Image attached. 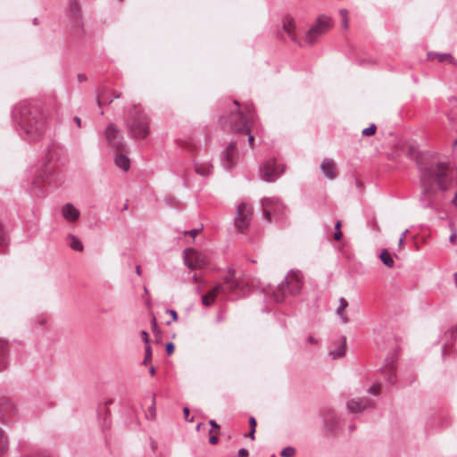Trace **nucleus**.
Wrapping results in <instances>:
<instances>
[{
  "mask_svg": "<svg viewBox=\"0 0 457 457\" xmlns=\"http://www.w3.org/2000/svg\"><path fill=\"white\" fill-rule=\"evenodd\" d=\"M341 237H342V232L336 230V232L334 234V239L338 241L341 239Z\"/></svg>",
  "mask_w": 457,
  "mask_h": 457,
  "instance_id": "3c124183",
  "label": "nucleus"
},
{
  "mask_svg": "<svg viewBox=\"0 0 457 457\" xmlns=\"http://www.w3.org/2000/svg\"><path fill=\"white\" fill-rule=\"evenodd\" d=\"M320 169H321L322 172L324 173V175L328 179H334L337 176V170L336 163L331 159H325L321 162Z\"/></svg>",
  "mask_w": 457,
  "mask_h": 457,
  "instance_id": "f3484780",
  "label": "nucleus"
},
{
  "mask_svg": "<svg viewBox=\"0 0 457 457\" xmlns=\"http://www.w3.org/2000/svg\"><path fill=\"white\" fill-rule=\"evenodd\" d=\"M151 447L154 451H155V449L157 448V443L154 442V441H152L151 442Z\"/></svg>",
  "mask_w": 457,
  "mask_h": 457,
  "instance_id": "680f3d73",
  "label": "nucleus"
},
{
  "mask_svg": "<svg viewBox=\"0 0 457 457\" xmlns=\"http://www.w3.org/2000/svg\"><path fill=\"white\" fill-rule=\"evenodd\" d=\"M332 27L331 20L328 17L321 16L305 33L304 41L309 44H314L318 37L327 33Z\"/></svg>",
  "mask_w": 457,
  "mask_h": 457,
  "instance_id": "20e7f679",
  "label": "nucleus"
},
{
  "mask_svg": "<svg viewBox=\"0 0 457 457\" xmlns=\"http://www.w3.org/2000/svg\"><path fill=\"white\" fill-rule=\"evenodd\" d=\"M229 277L227 278V283H235V286H238L239 281L236 278V272L234 270L229 271Z\"/></svg>",
  "mask_w": 457,
  "mask_h": 457,
  "instance_id": "c9c22d12",
  "label": "nucleus"
},
{
  "mask_svg": "<svg viewBox=\"0 0 457 457\" xmlns=\"http://www.w3.org/2000/svg\"><path fill=\"white\" fill-rule=\"evenodd\" d=\"M218 442V437L216 436H211L209 437V443L212 445H215Z\"/></svg>",
  "mask_w": 457,
  "mask_h": 457,
  "instance_id": "8fccbe9b",
  "label": "nucleus"
},
{
  "mask_svg": "<svg viewBox=\"0 0 457 457\" xmlns=\"http://www.w3.org/2000/svg\"><path fill=\"white\" fill-rule=\"evenodd\" d=\"M341 226H342V222L340 220H338L337 223H336V226H335V228L337 231H341Z\"/></svg>",
  "mask_w": 457,
  "mask_h": 457,
  "instance_id": "13d9d810",
  "label": "nucleus"
},
{
  "mask_svg": "<svg viewBox=\"0 0 457 457\" xmlns=\"http://www.w3.org/2000/svg\"><path fill=\"white\" fill-rule=\"evenodd\" d=\"M165 349L167 354L170 355L174 352V344L171 342L167 343Z\"/></svg>",
  "mask_w": 457,
  "mask_h": 457,
  "instance_id": "ea45409f",
  "label": "nucleus"
},
{
  "mask_svg": "<svg viewBox=\"0 0 457 457\" xmlns=\"http://www.w3.org/2000/svg\"><path fill=\"white\" fill-rule=\"evenodd\" d=\"M6 245H7L6 233L4 231L3 224L0 223V245L4 246Z\"/></svg>",
  "mask_w": 457,
  "mask_h": 457,
  "instance_id": "473e14b6",
  "label": "nucleus"
},
{
  "mask_svg": "<svg viewBox=\"0 0 457 457\" xmlns=\"http://www.w3.org/2000/svg\"><path fill=\"white\" fill-rule=\"evenodd\" d=\"M221 287H212L207 295H202V304L204 306H210L215 300L216 294Z\"/></svg>",
  "mask_w": 457,
  "mask_h": 457,
  "instance_id": "b1692460",
  "label": "nucleus"
},
{
  "mask_svg": "<svg viewBox=\"0 0 457 457\" xmlns=\"http://www.w3.org/2000/svg\"><path fill=\"white\" fill-rule=\"evenodd\" d=\"M149 371H150V374H151V375H154V374L155 373V369H154V366H152V367L150 368V370H149Z\"/></svg>",
  "mask_w": 457,
  "mask_h": 457,
  "instance_id": "0e129e2a",
  "label": "nucleus"
},
{
  "mask_svg": "<svg viewBox=\"0 0 457 457\" xmlns=\"http://www.w3.org/2000/svg\"><path fill=\"white\" fill-rule=\"evenodd\" d=\"M195 170L201 176H208L212 173V165L207 162H196L195 164Z\"/></svg>",
  "mask_w": 457,
  "mask_h": 457,
  "instance_id": "4be33fe9",
  "label": "nucleus"
},
{
  "mask_svg": "<svg viewBox=\"0 0 457 457\" xmlns=\"http://www.w3.org/2000/svg\"><path fill=\"white\" fill-rule=\"evenodd\" d=\"M106 139L109 144L119 152H122L124 144L120 130L114 124H110L105 132Z\"/></svg>",
  "mask_w": 457,
  "mask_h": 457,
  "instance_id": "9b49d317",
  "label": "nucleus"
},
{
  "mask_svg": "<svg viewBox=\"0 0 457 457\" xmlns=\"http://www.w3.org/2000/svg\"><path fill=\"white\" fill-rule=\"evenodd\" d=\"M450 241L452 244H456V241H457V234L455 232L452 233V235L450 236Z\"/></svg>",
  "mask_w": 457,
  "mask_h": 457,
  "instance_id": "09e8293b",
  "label": "nucleus"
},
{
  "mask_svg": "<svg viewBox=\"0 0 457 457\" xmlns=\"http://www.w3.org/2000/svg\"><path fill=\"white\" fill-rule=\"evenodd\" d=\"M446 334L451 335V337H452L453 338H454V337H456V334H457V328H450V329L447 331V333H446Z\"/></svg>",
  "mask_w": 457,
  "mask_h": 457,
  "instance_id": "de8ad7c7",
  "label": "nucleus"
},
{
  "mask_svg": "<svg viewBox=\"0 0 457 457\" xmlns=\"http://www.w3.org/2000/svg\"><path fill=\"white\" fill-rule=\"evenodd\" d=\"M249 425H250V428L256 429L257 422H256V420L254 417L249 418Z\"/></svg>",
  "mask_w": 457,
  "mask_h": 457,
  "instance_id": "a18cd8bd",
  "label": "nucleus"
},
{
  "mask_svg": "<svg viewBox=\"0 0 457 457\" xmlns=\"http://www.w3.org/2000/svg\"><path fill=\"white\" fill-rule=\"evenodd\" d=\"M457 179V169L446 162H436L422 170L423 193L433 196L449 191Z\"/></svg>",
  "mask_w": 457,
  "mask_h": 457,
  "instance_id": "f257e3e1",
  "label": "nucleus"
},
{
  "mask_svg": "<svg viewBox=\"0 0 457 457\" xmlns=\"http://www.w3.org/2000/svg\"><path fill=\"white\" fill-rule=\"evenodd\" d=\"M286 288L289 287H262V293L269 299L280 303L284 300L286 295Z\"/></svg>",
  "mask_w": 457,
  "mask_h": 457,
  "instance_id": "ddd939ff",
  "label": "nucleus"
},
{
  "mask_svg": "<svg viewBox=\"0 0 457 457\" xmlns=\"http://www.w3.org/2000/svg\"><path fill=\"white\" fill-rule=\"evenodd\" d=\"M209 424L211 425L212 428H213L215 429H218L220 428V426L216 423V421L214 420H211L209 421Z\"/></svg>",
  "mask_w": 457,
  "mask_h": 457,
  "instance_id": "603ef678",
  "label": "nucleus"
},
{
  "mask_svg": "<svg viewBox=\"0 0 457 457\" xmlns=\"http://www.w3.org/2000/svg\"><path fill=\"white\" fill-rule=\"evenodd\" d=\"M7 438L4 431L0 428V454L4 453L7 449Z\"/></svg>",
  "mask_w": 457,
  "mask_h": 457,
  "instance_id": "c756f323",
  "label": "nucleus"
},
{
  "mask_svg": "<svg viewBox=\"0 0 457 457\" xmlns=\"http://www.w3.org/2000/svg\"><path fill=\"white\" fill-rule=\"evenodd\" d=\"M201 231V228H195L189 231H186L185 234L189 235L192 238H195L199 232Z\"/></svg>",
  "mask_w": 457,
  "mask_h": 457,
  "instance_id": "58836bf2",
  "label": "nucleus"
},
{
  "mask_svg": "<svg viewBox=\"0 0 457 457\" xmlns=\"http://www.w3.org/2000/svg\"><path fill=\"white\" fill-rule=\"evenodd\" d=\"M152 359V348L150 346V345H147L145 346V358H144V361H143V364H146L148 361H150Z\"/></svg>",
  "mask_w": 457,
  "mask_h": 457,
  "instance_id": "72a5a7b5",
  "label": "nucleus"
},
{
  "mask_svg": "<svg viewBox=\"0 0 457 457\" xmlns=\"http://www.w3.org/2000/svg\"><path fill=\"white\" fill-rule=\"evenodd\" d=\"M151 326H152V329L154 333L158 331L157 320L154 315H152Z\"/></svg>",
  "mask_w": 457,
  "mask_h": 457,
  "instance_id": "4c0bfd02",
  "label": "nucleus"
},
{
  "mask_svg": "<svg viewBox=\"0 0 457 457\" xmlns=\"http://www.w3.org/2000/svg\"><path fill=\"white\" fill-rule=\"evenodd\" d=\"M295 454V449L292 446H287L280 452L282 457H294Z\"/></svg>",
  "mask_w": 457,
  "mask_h": 457,
  "instance_id": "7c9ffc66",
  "label": "nucleus"
},
{
  "mask_svg": "<svg viewBox=\"0 0 457 457\" xmlns=\"http://www.w3.org/2000/svg\"><path fill=\"white\" fill-rule=\"evenodd\" d=\"M255 430L256 429H253V428H250V431H249V437L252 439V440H254L255 436H254V434H255Z\"/></svg>",
  "mask_w": 457,
  "mask_h": 457,
  "instance_id": "864d4df0",
  "label": "nucleus"
},
{
  "mask_svg": "<svg viewBox=\"0 0 457 457\" xmlns=\"http://www.w3.org/2000/svg\"><path fill=\"white\" fill-rule=\"evenodd\" d=\"M283 30L287 34L290 39L300 45V42L297 40V36L295 33L296 26L294 19L290 16H287L283 19Z\"/></svg>",
  "mask_w": 457,
  "mask_h": 457,
  "instance_id": "2eb2a0df",
  "label": "nucleus"
},
{
  "mask_svg": "<svg viewBox=\"0 0 457 457\" xmlns=\"http://www.w3.org/2000/svg\"><path fill=\"white\" fill-rule=\"evenodd\" d=\"M287 286H293L295 284H303V276L298 270H291L287 273L286 278Z\"/></svg>",
  "mask_w": 457,
  "mask_h": 457,
  "instance_id": "aec40b11",
  "label": "nucleus"
},
{
  "mask_svg": "<svg viewBox=\"0 0 457 457\" xmlns=\"http://www.w3.org/2000/svg\"><path fill=\"white\" fill-rule=\"evenodd\" d=\"M194 280H195V283H200L201 282L200 278H198L196 276H194Z\"/></svg>",
  "mask_w": 457,
  "mask_h": 457,
  "instance_id": "69168bd1",
  "label": "nucleus"
},
{
  "mask_svg": "<svg viewBox=\"0 0 457 457\" xmlns=\"http://www.w3.org/2000/svg\"><path fill=\"white\" fill-rule=\"evenodd\" d=\"M371 405L372 403L366 398L351 399L346 403L348 412L354 414L361 413L366 409L371 407Z\"/></svg>",
  "mask_w": 457,
  "mask_h": 457,
  "instance_id": "f8f14e48",
  "label": "nucleus"
},
{
  "mask_svg": "<svg viewBox=\"0 0 457 457\" xmlns=\"http://www.w3.org/2000/svg\"><path fill=\"white\" fill-rule=\"evenodd\" d=\"M252 216L253 208L250 204L241 203L237 206L235 216V226L239 232L245 233L248 229Z\"/></svg>",
  "mask_w": 457,
  "mask_h": 457,
  "instance_id": "0eeeda50",
  "label": "nucleus"
},
{
  "mask_svg": "<svg viewBox=\"0 0 457 457\" xmlns=\"http://www.w3.org/2000/svg\"><path fill=\"white\" fill-rule=\"evenodd\" d=\"M308 342H309L310 344H312V345H315V344H317V343H318V341H317L313 337H312V336H309V337H308Z\"/></svg>",
  "mask_w": 457,
  "mask_h": 457,
  "instance_id": "5fc2aeb1",
  "label": "nucleus"
},
{
  "mask_svg": "<svg viewBox=\"0 0 457 457\" xmlns=\"http://www.w3.org/2000/svg\"><path fill=\"white\" fill-rule=\"evenodd\" d=\"M14 118L26 129L28 133H32L38 129V122L36 118L32 116L31 111L28 106L21 105L16 107L14 110Z\"/></svg>",
  "mask_w": 457,
  "mask_h": 457,
  "instance_id": "423d86ee",
  "label": "nucleus"
},
{
  "mask_svg": "<svg viewBox=\"0 0 457 457\" xmlns=\"http://www.w3.org/2000/svg\"><path fill=\"white\" fill-rule=\"evenodd\" d=\"M112 100H109V101L106 100L104 98V95H101V96H98V103H99V104H110V103H112Z\"/></svg>",
  "mask_w": 457,
  "mask_h": 457,
  "instance_id": "c03bdc74",
  "label": "nucleus"
},
{
  "mask_svg": "<svg viewBox=\"0 0 457 457\" xmlns=\"http://www.w3.org/2000/svg\"><path fill=\"white\" fill-rule=\"evenodd\" d=\"M428 60L436 59L440 62H448L453 65H457V61L450 54H438V53L429 52L428 54Z\"/></svg>",
  "mask_w": 457,
  "mask_h": 457,
  "instance_id": "6ab92c4d",
  "label": "nucleus"
},
{
  "mask_svg": "<svg viewBox=\"0 0 457 457\" xmlns=\"http://www.w3.org/2000/svg\"><path fill=\"white\" fill-rule=\"evenodd\" d=\"M7 342L0 340V371L4 370L7 366Z\"/></svg>",
  "mask_w": 457,
  "mask_h": 457,
  "instance_id": "412c9836",
  "label": "nucleus"
},
{
  "mask_svg": "<svg viewBox=\"0 0 457 457\" xmlns=\"http://www.w3.org/2000/svg\"><path fill=\"white\" fill-rule=\"evenodd\" d=\"M376 130H377L376 125L372 124L369 128L364 129L362 130L361 134L365 137H370L376 133Z\"/></svg>",
  "mask_w": 457,
  "mask_h": 457,
  "instance_id": "2f4dec72",
  "label": "nucleus"
},
{
  "mask_svg": "<svg viewBox=\"0 0 457 457\" xmlns=\"http://www.w3.org/2000/svg\"><path fill=\"white\" fill-rule=\"evenodd\" d=\"M183 413H184L185 419L187 420L188 419V415H189V409L187 407H185L183 409Z\"/></svg>",
  "mask_w": 457,
  "mask_h": 457,
  "instance_id": "6e6d98bb",
  "label": "nucleus"
},
{
  "mask_svg": "<svg viewBox=\"0 0 457 457\" xmlns=\"http://www.w3.org/2000/svg\"><path fill=\"white\" fill-rule=\"evenodd\" d=\"M238 455L240 457H247L248 456V451L246 449H245V448H241L238 451Z\"/></svg>",
  "mask_w": 457,
  "mask_h": 457,
  "instance_id": "49530a36",
  "label": "nucleus"
},
{
  "mask_svg": "<svg viewBox=\"0 0 457 457\" xmlns=\"http://www.w3.org/2000/svg\"><path fill=\"white\" fill-rule=\"evenodd\" d=\"M137 273L139 275L141 273V268L140 266L137 267Z\"/></svg>",
  "mask_w": 457,
  "mask_h": 457,
  "instance_id": "774afa93",
  "label": "nucleus"
},
{
  "mask_svg": "<svg viewBox=\"0 0 457 457\" xmlns=\"http://www.w3.org/2000/svg\"><path fill=\"white\" fill-rule=\"evenodd\" d=\"M68 240H69V245L71 248H72L75 251H79V252L83 251V245H82L81 241L77 237H75L73 235H69Z\"/></svg>",
  "mask_w": 457,
  "mask_h": 457,
  "instance_id": "a878e982",
  "label": "nucleus"
},
{
  "mask_svg": "<svg viewBox=\"0 0 457 457\" xmlns=\"http://www.w3.org/2000/svg\"><path fill=\"white\" fill-rule=\"evenodd\" d=\"M348 306V302L345 298L339 299V305L337 309V313L339 316H342V321L343 323H347L349 321L348 318L345 315H343V312L345 309Z\"/></svg>",
  "mask_w": 457,
  "mask_h": 457,
  "instance_id": "bb28decb",
  "label": "nucleus"
},
{
  "mask_svg": "<svg viewBox=\"0 0 457 457\" xmlns=\"http://www.w3.org/2000/svg\"><path fill=\"white\" fill-rule=\"evenodd\" d=\"M224 158H225L224 165L227 169H230L236 163V161L237 158V146H236L235 143H230L227 146L225 154H224Z\"/></svg>",
  "mask_w": 457,
  "mask_h": 457,
  "instance_id": "dca6fc26",
  "label": "nucleus"
},
{
  "mask_svg": "<svg viewBox=\"0 0 457 457\" xmlns=\"http://www.w3.org/2000/svg\"><path fill=\"white\" fill-rule=\"evenodd\" d=\"M183 259L185 265L192 270H201L209 262L204 253L191 247L183 251Z\"/></svg>",
  "mask_w": 457,
  "mask_h": 457,
  "instance_id": "39448f33",
  "label": "nucleus"
},
{
  "mask_svg": "<svg viewBox=\"0 0 457 457\" xmlns=\"http://www.w3.org/2000/svg\"><path fill=\"white\" fill-rule=\"evenodd\" d=\"M453 148L455 152H457V138L453 142Z\"/></svg>",
  "mask_w": 457,
  "mask_h": 457,
  "instance_id": "e2e57ef3",
  "label": "nucleus"
},
{
  "mask_svg": "<svg viewBox=\"0 0 457 457\" xmlns=\"http://www.w3.org/2000/svg\"><path fill=\"white\" fill-rule=\"evenodd\" d=\"M74 121L76 122V124L78 125V127H80V126H81V120H80L79 117H75V118H74Z\"/></svg>",
  "mask_w": 457,
  "mask_h": 457,
  "instance_id": "052dcab7",
  "label": "nucleus"
},
{
  "mask_svg": "<svg viewBox=\"0 0 457 457\" xmlns=\"http://www.w3.org/2000/svg\"><path fill=\"white\" fill-rule=\"evenodd\" d=\"M62 215L69 221H76L79 217V212L72 204H66L62 207Z\"/></svg>",
  "mask_w": 457,
  "mask_h": 457,
  "instance_id": "a211bd4d",
  "label": "nucleus"
},
{
  "mask_svg": "<svg viewBox=\"0 0 457 457\" xmlns=\"http://www.w3.org/2000/svg\"><path fill=\"white\" fill-rule=\"evenodd\" d=\"M321 415L325 428L328 432H334L338 425V418L335 411L332 409H324Z\"/></svg>",
  "mask_w": 457,
  "mask_h": 457,
  "instance_id": "4468645a",
  "label": "nucleus"
},
{
  "mask_svg": "<svg viewBox=\"0 0 457 457\" xmlns=\"http://www.w3.org/2000/svg\"><path fill=\"white\" fill-rule=\"evenodd\" d=\"M115 164L122 169L123 170L127 171L129 169V159L124 155L123 154L120 153L117 154L115 157Z\"/></svg>",
  "mask_w": 457,
  "mask_h": 457,
  "instance_id": "5701e85b",
  "label": "nucleus"
},
{
  "mask_svg": "<svg viewBox=\"0 0 457 457\" xmlns=\"http://www.w3.org/2000/svg\"><path fill=\"white\" fill-rule=\"evenodd\" d=\"M284 169V166L277 163L276 160H269L262 165L261 175L264 180L272 182L283 173Z\"/></svg>",
  "mask_w": 457,
  "mask_h": 457,
  "instance_id": "1a4fd4ad",
  "label": "nucleus"
},
{
  "mask_svg": "<svg viewBox=\"0 0 457 457\" xmlns=\"http://www.w3.org/2000/svg\"><path fill=\"white\" fill-rule=\"evenodd\" d=\"M47 322V317L45 315H42L38 318L37 323L40 327H44Z\"/></svg>",
  "mask_w": 457,
  "mask_h": 457,
  "instance_id": "79ce46f5",
  "label": "nucleus"
},
{
  "mask_svg": "<svg viewBox=\"0 0 457 457\" xmlns=\"http://www.w3.org/2000/svg\"><path fill=\"white\" fill-rule=\"evenodd\" d=\"M234 108L231 110L230 125L232 129L243 136H247L249 146L254 147V136L252 129L254 127V112L251 104H240L237 100L233 102Z\"/></svg>",
  "mask_w": 457,
  "mask_h": 457,
  "instance_id": "f03ea898",
  "label": "nucleus"
},
{
  "mask_svg": "<svg viewBox=\"0 0 457 457\" xmlns=\"http://www.w3.org/2000/svg\"><path fill=\"white\" fill-rule=\"evenodd\" d=\"M397 360V353L393 352L389 356L385 359L384 366L380 368V371L384 375L386 381L394 386L396 382L395 379V361Z\"/></svg>",
  "mask_w": 457,
  "mask_h": 457,
  "instance_id": "9d476101",
  "label": "nucleus"
},
{
  "mask_svg": "<svg viewBox=\"0 0 457 457\" xmlns=\"http://www.w3.org/2000/svg\"><path fill=\"white\" fill-rule=\"evenodd\" d=\"M263 213L268 222L272 221V216L277 220L283 214L285 206L275 197H266L262 200Z\"/></svg>",
  "mask_w": 457,
  "mask_h": 457,
  "instance_id": "6e6552de",
  "label": "nucleus"
},
{
  "mask_svg": "<svg viewBox=\"0 0 457 457\" xmlns=\"http://www.w3.org/2000/svg\"><path fill=\"white\" fill-rule=\"evenodd\" d=\"M71 11H73L74 12L78 11V4L76 2L72 3L71 4Z\"/></svg>",
  "mask_w": 457,
  "mask_h": 457,
  "instance_id": "4d7b16f0",
  "label": "nucleus"
},
{
  "mask_svg": "<svg viewBox=\"0 0 457 457\" xmlns=\"http://www.w3.org/2000/svg\"><path fill=\"white\" fill-rule=\"evenodd\" d=\"M130 123L129 130L131 136L137 139L145 138L149 134L148 119L137 107L130 112Z\"/></svg>",
  "mask_w": 457,
  "mask_h": 457,
  "instance_id": "7ed1b4c3",
  "label": "nucleus"
},
{
  "mask_svg": "<svg viewBox=\"0 0 457 457\" xmlns=\"http://www.w3.org/2000/svg\"><path fill=\"white\" fill-rule=\"evenodd\" d=\"M379 258L381 262L387 267L391 268L394 266V259L392 254L388 252L387 249H383Z\"/></svg>",
  "mask_w": 457,
  "mask_h": 457,
  "instance_id": "393cba45",
  "label": "nucleus"
},
{
  "mask_svg": "<svg viewBox=\"0 0 457 457\" xmlns=\"http://www.w3.org/2000/svg\"><path fill=\"white\" fill-rule=\"evenodd\" d=\"M339 14L342 19V26L345 29H347L349 27V17H348V11L346 9H341L339 11Z\"/></svg>",
  "mask_w": 457,
  "mask_h": 457,
  "instance_id": "c85d7f7f",
  "label": "nucleus"
},
{
  "mask_svg": "<svg viewBox=\"0 0 457 457\" xmlns=\"http://www.w3.org/2000/svg\"><path fill=\"white\" fill-rule=\"evenodd\" d=\"M404 237H405V235L403 234V236L400 238V240H399L400 245H402L403 244Z\"/></svg>",
  "mask_w": 457,
  "mask_h": 457,
  "instance_id": "338daca9",
  "label": "nucleus"
},
{
  "mask_svg": "<svg viewBox=\"0 0 457 457\" xmlns=\"http://www.w3.org/2000/svg\"><path fill=\"white\" fill-rule=\"evenodd\" d=\"M345 352V339L344 338L341 345H338L335 350L329 352V355L333 359H337L342 357Z\"/></svg>",
  "mask_w": 457,
  "mask_h": 457,
  "instance_id": "cd10ccee",
  "label": "nucleus"
},
{
  "mask_svg": "<svg viewBox=\"0 0 457 457\" xmlns=\"http://www.w3.org/2000/svg\"><path fill=\"white\" fill-rule=\"evenodd\" d=\"M379 390H380V385L374 384L368 389V393L370 395H377L379 392Z\"/></svg>",
  "mask_w": 457,
  "mask_h": 457,
  "instance_id": "e433bc0d",
  "label": "nucleus"
},
{
  "mask_svg": "<svg viewBox=\"0 0 457 457\" xmlns=\"http://www.w3.org/2000/svg\"><path fill=\"white\" fill-rule=\"evenodd\" d=\"M167 313H169L171 318H172V321H177L178 320V313L175 310H171V309H169L166 311Z\"/></svg>",
  "mask_w": 457,
  "mask_h": 457,
  "instance_id": "a19ab883",
  "label": "nucleus"
},
{
  "mask_svg": "<svg viewBox=\"0 0 457 457\" xmlns=\"http://www.w3.org/2000/svg\"><path fill=\"white\" fill-rule=\"evenodd\" d=\"M32 457H48V455H46L44 453H37L35 455H33Z\"/></svg>",
  "mask_w": 457,
  "mask_h": 457,
  "instance_id": "bf43d9fd",
  "label": "nucleus"
},
{
  "mask_svg": "<svg viewBox=\"0 0 457 457\" xmlns=\"http://www.w3.org/2000/svg\"><path fill=\"white\" fill-rule=\"evenodd\" d=\"M141 337H142V339L144 340V342L146 344V345H149L150 338H149L148 333L146 331H142Z\"/></svg>",
  "mask_w": 457,
  "mask_h": 457,
  "instance_id": "37998d69",
  "label": "nucleus"
},
{
  "mask_svg": "<svg viewBox=\"0 0 457 457\" xmlns=\"http://www.w3.org/2000/svg\"><path fill=\"white\" fill-rule=\"evenodd\" d=\"M149 414H150V418L152 420L155 419V416H156V412H155V395H153L152 404L149 407Z\"/></svg>",
  "mask_w": 457,
  "mask_h": 457,
  "instance_id": "f704fd0d",
  "label": "nucleus"
}]
</instances>
